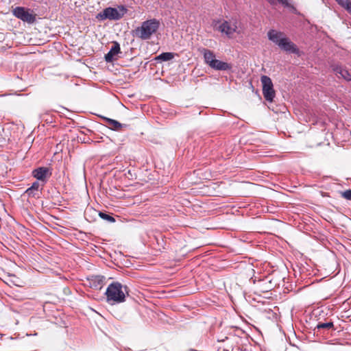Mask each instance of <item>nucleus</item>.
Wrapping results in <instances>:
<instances>
[{"instance_id": "nucleus-1", "label": "nucleus", "mask_w": 351, "mask_h": 351, "mask_svg": "<svg viewBox=\"0 0 351 351\" xmlns=\"http://www.w3.org/2000/svg\"><path fill=\"white\" fill-rule=\"evenodd\" d=\"M160 27V21L156 19L147 20L140 27L133 30V36L141 40H149Z\"/></svg>"}, {"instance_id": "nucleus-2", "label": "nucleus", "mask_w": 351, "mask_h": 351, "mask_svg": "<svg viewBox=\"0 0 351 351\" xmlns=\"http://www.w3.org/2000/svg\"><path fill=\"white\" fill-rule=\"evenodd\" d=\"M106 295L108 302L111 304L123 302L125 299L123 286L118 282H112L108 287Z\"/></svg>"}, {"instance_id": "nucleus-3", "label": "nucleus", "mask_w": 351, "mask_h": 351, "mask_svg": "<svg viewBox=\"0 0 351 351\" xmlns=\"http://www.w3.org/2000/svg\"><path fill=\"white\" fill-rule=\"evenodd\" d=\"M202 53H203L205 63L211 69L216 71H228L232 69V66L230 64L216 59L213 51L204 48L202 50Z\"/></svg>"}, {"instance_id": "nucleus-4", "label": "nucleus", "mask_w": 351, "mask_h": 351, "mask_svg": "<svg viewBox=\"0 0 351 351\" xmlns=\"http://www.w3.org/2000/svg\"><path fill=\"white\" fill-rule=\"evenodd\" d=\"M126 12L127 9L123 5H120L117 8L108 7L98 13L96 19L99 21H104L106 19L117 21L121 19Z\"/></svg>"}, {"instance_id": "nucleus-5", "label": "nucleus", "mask_w": 351, "mask_h": 351, "mask_svg": "<svg viewBox=\"0 0 351 351\" xmlns=\"http://www.w3.org/2000/svg\"><path fill=\"white\" fill-rule=\"evenodd\" d=\"M261 82L263 85V95L264 98L269 102H272L276 96V92L274 89V85L271 78L267 75H263L261 77Z\"/></svg>"}, {"instance_id": "nucleus-6", "label": "nucleus", "mask_w": 351, "mask_h": 351, "mask_svg": "<svg viewBox=\"0 0 351 351\" xmlns=\"http://www.w3.org/2000/svg\"><path fill=\"white\" fill-rule=\"evenodd\" d=\"M12 14L17 19L30 24L34 23L36 21V16L24 7H16L12 10Z\"/></svg>"}, {"instance_id": "nucleus-7", "label": "nucleus", "mask_w": 351, "mask_h": 351, "mask_svg": "<svg viewBox=\"0 0 351 351\" xmlns=\"http://www.w3.org/2000/svg\"><path fill=\"white\" fill-rule=\"evenodd\" d=\"M237 22H230L228 21H223L217 27V29L221 34H226L228 38H232L233 34L237 32Z\"/></svg>"}, {"instance_id": "nucleus-8", "label": "nucleus", "mask_w": 351, "mask_h": 351, "mask_svg": "<svg viewBox=\"0 0 351 351\" xmlns=\"http://www.w3.org/2000/svg\"><path fill=\"white\" fill-rule=\"evenodd\" d=\"M51 175V172L49 169L45 167H38L32 171V176L38 180L43 182V184L46 183L47 178H49Z\"/></svg>"}, {"instance_id": "nucleus-9", "label": "nucleus", "mask_w": 351, "mask_h": 351, "mask_svg": "<svg viewBox=\"0 0 351 351\" xmlns=\"http://www.w3.org/2000/svg\"><path fill=\"white\" fill-rule=\"evenodd\" d=\"M280 49L287 52H291L293 53H298V49L296 47L295 45L289 40V38H285L282 40H280V45L278 46Z\"/></svg>"}, {"instance_id": "nucleus-10", "label": "nucleus", "mask_w": 351, "mask_h": 351, "mask_svg": "<svg viewBox=\"0 0 351 351\" xmlns=\"http://www.w3.org/2000/svg\"><path fill=\"white\" fill-rule=\"evenodd\" d=\"M120 53V45L117 42H114L110 51L105 55V60L107 62H112L114 60V56Z\"/></svg>"}, {"instance_id": "nucleus-11", "label": "nucleus", "mask_w": 351, "mask_h": 351, "mask_svg": "<svg viewBox=\"0 0 351 351\" xmlns=\"http://www.w3.org/2000/svg\"><path fill=\"white\" fill-rule=\"evenodd\" d=\"M105 277L103 276H94L89 279L90 286L95 289H101L105 284Z\"/></svg>"}, {"instance_id": "nucleus-12", "label": "nucleus", "mask_w": 351, "mask_h": 351, "mask_svg": "<svg viewBox=\"0 0 351 351\" xmlns=\"http://www.w3.org/2000/svg\"><path fill=\"white\" fill-rule=\"evenodd\" d=\"M267 36L269 40L279 46L280 40H282L285 37L284 34L281 32H278L275 29H270L267 33Z\"/></svg>"}, {"instance_id": "nucleus-13", "label": "nucleus", "mask_w": 351, "mask_h": 351, "mask_svg": "<svg viewBox=\"0 0 351 351\" xmlns=\"http://www.w3.org/2000/svg\"><path fill=\"white\" fill-rule=\"evenodd\" d=\"M103 119L106 121L107 127L110 130L119 131L121 128L126 127V125L122 124L117 120L107 117H104Z\"/></svg>"}, {"instance_id": "nucleus-14", "label": "nucleus", "mask_w": 351, "mask_h": 351, "mask_svg": "<svg viewBox=\"0 0 351 351\" xmlns=\"http://www.w3.org/2000/svg\"><path fill=\"white\" fill-rule=\"evenodd\" d=\"M333 71L338 77H341L346 81L351 80V75L350 73L341 66L336 65L333 66Z\"/></svg>"}, {"instance_id": "nucleus-15", "label": "nucleus", "mask_w": 351, "mask_h": 351, "mask_svg": "<svg viewBox=\"0 0 351 351\" xmlns=\"http://www.w3.org/2000/svg\"><path fill=\"white\" fill-rule=\"evenodd\" d=\"M337 3L344 8L348 13L351 14V1L350 0H335Z\"/></svg>"}, {"instance_id": "nucleus-16", "label": "nucleus", "mask_w": 351, "mask_h": 351, "mask_svg": "<svg viewBox=\"0 0 351 351\" xmlns=\"http://www.w3.org/2000/svg\"><path fill=\"white\" fill-rule=\"evenodd\" d=\"M174 58V55L171 52H163L156 57V60L161 61H169Z\"/></svg>"}, {"instance_id": "nucleus-17", "label": "nucleus", "mask_w": 351, "mask_h": 351, "mask_svg": "<svg viewBox=\"0 0 351 351\" xmlns=\"http://www.w3.org/2000/svg\"><path fill=\"white\" fill-rule=\"evenodd\" d=\"M333 323L330 322H326V323H319L317 326H316V328L317 330H320V329H330L332 328H333Z\"/></svg>"}, {"instance_id": "nucleus-18", "label": "nucleus", "mask_w": 351, "mask_h": 351, "mask_svg": "<svg viewBox=\"0 0 351 351\" xmlns=\"http://www.w3.org/2000/svg\"><path fill=\"white\" fill-rule=\"evenodd\" d=\"M99 215L101 219L106 220L109 222H114L115 221V219L113 217H112L105 213L99 212Z\"/></svg>"}, {"instance_id": "nucleus-19", "label": "nucleus", "mask_w": 351, "mask_h": 351, "mask_svg": "<svg viewBox=\"0 0 351 351\" xmlns=\"http://www.w3.org/2000/svg\"><path fill=\"white\" fill-rule=\"evenodd\" d=\"M341 196L347 200L351 201V189L341 192Z\"/></svg>"}, {"instance_id": "nucleus-20", "label": "nucleus", "mask_w": 351, "mask_h": 351, "mask_svg": "<svg viewBox=\"0 0 351 351\" xmlns=\"http://www.w3.org/2000/svg\"><path fill=\"white\" fill-rule=\"evenodd\" d=\"M40 188V184L38 182H34L32 185L31 186V187H29V189H27V190L26 191L27 193H29L30 194V192L33 190H36V191H38Z\"/></svg>"}, {"instance_id": "nucleus-21", "label": "nucleus", "mask_w": 351, "mask_h": 351, "mask_svg": "<svg viewBox=\"0 0 351 351\" xmlns=\"http://www.w3.org/2000/svg\"><path fill=\"white\" fill-rule=\"evenodd\" d=\"M90 141V138H87V139H86V138H84L83 139V141H82V142H84V143H89Z\"/></svg>"}]
</instances>
